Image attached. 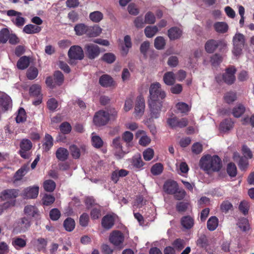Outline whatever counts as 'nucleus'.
Masks as SVG:
<instances>
[{"mask_svg": "<svg viewBox=\"0 0 254 254\" xmlns=\"http://www.w3.org/2000/svg\"><path fill=\"white\" fill-rule=\"evenodd\" d=\"M149 96L148 100V106L152 118H158L162 107V99L166 97L165 92L161 89V85L159 82H155L150 85L149 88Z\"/></svg>", "mask_w": 254, "mask_h": 254, "instance_id": "obj_1", "label": "nucleus"}, {"mask_svg": "<svg viewBox=\"0 0 254 254\" xmlns=\"http://www.w3.org/2000/svg\"><path fill=\"white\" fill-rule=\"evenodd\" d=\"M199 166L205 171L217 172L222 167V162L217 155H206L201 158Z\"/></svg>", "mask_w": 254, "mask_h": 254, "instance_id": "obj_2", "label": "nucleus"}, {"mask_svg": "<svg viewBox=\"0 0 254 254\" xmlns=\"http://www.w3.org/2000/svg\"><path fill=\"white\" fill-rule=\"evenodd\" d=\"M233 48L232 53L235 56H239L242 53L245 44V36L240 33H236L233 38Z\"/></svg>", "mask_w": 254, "mask_h": 254, "instance_id": "obj_3", "label": "nucleus"}, {"mask_svg": "<svg viewBox=\"0 0 254 254\" xmlns=\"http://www.w3.org/2000/svg\"><path fill=\"white\" fill-rule=\"evenodd\" d=\"M237 69L234 66H230L226 68L225 72L223 73L221 76L216 77V81L219 83L221 81V78L224 82L228 85H232L234 83L236 80L235 73Z\"/></svg>", "mask_w": 254, "mask_h": 254, "instance_id": "obj_4", "label": "nucleus"}, {"mask_svg": "<svg viewBox=\"0 0 254 254\" xmlns=\"http://www.w3.org/2000/svg\"><path fill=\"white\" fill-rule=\"evenodd\" d=\"M111 146L112 148L113 154L117 159H121L128 152V151L124 150L121 138L120 136L116 137L113 139Z\"/></svg>", "mask_w": 254, "mask_h": 254, "instance_id": "obj_5", "label": "nucleus"}, {"mask_svg": "<svg viewBox=\"0 0 254 254\" xmlns=\"http://www.w3.org/2000/svg\"><path fill=\"white\" fill-rule=\"evenodd\" d=\"M109 242L115 247L121 250L125 247V236L120 231L114 230L112 231L109 236Z\"/></svg>", "mask_w": 254, "mask_h": 254, "instance_id": "obj_6", "label": "nucleus"}, {"mask_svg": "<svg viewBox=\"0 0 254 254\" xmlns=\"http://www.w3.org/2000/svg\"><path fill=\"white\" fill-rule=\"evenodd\" d=\"M227 46V42L224 40H215L211 39L208 40L205 44V49L208 53H213L217 48L220 51L225 49Z\"/></svg>", "mask_w": 254, "mask_h": 254, "instance_id": "obj_7", "label": "nucleus"}, {"mask_svg": "<svg viewBox=\"0 0 254 254\" xmlns=\"http://www.w3.org/2000/svg\"><path fill=\"white\" fill-rule=\"evenodd\" d=\"M7 16L10 17V20L12 23L17 27H22L26 22V19L22 16V13L13 9L6 11Z\"/></svg>", "mask_w": 254, "mask_h": 254, "instance_id": "obj_8", "label": "nucleus"}, {"mask_svg": "<svg viewBox=\"0 0 254 254\" xmlns=\"http://www.w3.org/2000/svg\"><path fill=\"white\" fill-rule=\"evenodd\" d=\"M32 147L31 141L28 139H23L20 143L19 153L21 157L28 159L30 156V150Z\"/></svg>", "mask_w": 254, "mask_h": 254, "instance_id": "obj_9", "label": "nucleus"}, {"mask_svg": "<svg viewBox=\"0 0 254 254\" xmlns=\"http://www.w3.org/2000/svg\"><path fill=\"white\" fill-rule=\"evenodd\" d=\"M110 120L109 114L104 111H99L96 113L93 118V122L97 126L105 125Z\"/></svg>", "mask_w": 254, "mask_h": 254, "instance_id": "obj_10", "label": "nucleus"}, {"mask_svg": "<svg viewBox=\"0 0 254 254\" xmlns=\"http://www.w3.org/2000/svg\"><path fill=\"white\" fill-rule=\"evenodd\" d=\"M68 56L70 60H81L84 58V53L80 46H72L68 52Z\"/></svg>", "mask_w": 254, "mask_h": 254, "instance_id": "obj_11", "label": "nucleus"}, {"mask_svg": "<svg viewBox=\"0 0 254 254\" xmlns=\"http://www.w3.org/2000/svg\"><path fill=\"white\" fill-rule=\"evenodd\" d=\"M85 50L87 57L91 60L97 58L100 53L99 47L93 44H86L85 46Z\"/></svg>", "mask_w": 254, "mask_h": 254, "instance_id": "obj_12", "label": "nucleus"}, {"mask_svg": "<svg viewBox=\"0 0 254 254\" xmlns=\"http://www.w3.org/2000/svg\"><path fill=\"white\" fill-rule=\"evenodd\" d=\"M39 188L37 186L27 187L23 190L21 196L26 199L36 198L39 193Z\"/></svg>", "mask_w": 254, "mask_h": 254, "instance_id": "obj_13", "label": "nucleus"}, {"mask_svg": "<svg viewBox=\"0 0 254 254\" xmlns=\"http://www.w3.org/2000/svg\"><path fill=\"white\" fill-rule=\"evenodd\" d=\"M188 120L186 118H182L180 120L174 117L168 119L167 123L172 128H183L188 125Z\"/></svg>", "mask_w": 254, "mask_h": 254, "instance_id": "obj_14", "label": "nucleus"}, {"mask_svg": "<svg viewBox=\"0 0 254 254\" xmlns=\"http://www.w3.org/2000/svg\"><path fill=\"white\" fill-rule=\"evenodd\" d=\"M145 100L141 95L137 97L135 100L134 113L136 116L141 117L145 110Z\"/></svg>", "mask_w": 254, "mask_h": 254, "instance_id": "obj_15", "label": "nucleus"}, {"mask_svg": "<svg viewBox=\"0 0 254 254\" xmlns=\"http://www.w3.org/2000/svg\"><path fill=\"white\" fill-rule=\"evenodd\" d=\"M19 194L18 189H7L0 193V198L2 201L12 199L16 198Z\"/></svg>", "mask_w": 254, "mask_h": 254, "instance_id": "obj_16", "label": "nucleus"}, {"mask_svg": "<svg viewBox=\"0 0 254 254\" xmlns=\"http://www.w3.org/2000/svg\"><path fill=\"white\" fill-rule=\"evenodd\" d=\"M0 106L2 109L7 111L12 107V100L6 93L0 92Z\"/></svg>", "mask_w": 254, "mask_h": 254, "instance_id": "obj_17", "label": "nucleus"}, {"mask_svg": "<svg viewBox=\"0 0 254 254\" xmlns=\"http://www.w3.org/2000/svg\"><path fill=\"white\" fill-rule=\"evenodd\" d=\"M115 219V214H107L102 218V226L106 230L111 229L114 225Z\"/></svg>", "mask_w": 254, "mask_h": 254, "instance_id": "obj_18", "label": "nucleus"}, {"mask_svg": "<svg viewBox=\"0 0 254 254\" xmlns=\"http://www.w3.org/2000/svg\"><path fill=\"white\" fill-rule=\"evenodd\" d=\"M163 189L166 193L173 194L178 190V185L174 181H167L164 184Z\"/></svg>", "mask_w": 254, "mask_h": 254, "instance_id": "obj_19", "label": "nucleus"}, {"mask_svg": "<svg viewBox=\"0 0 254 254\" xmlns=\"http://www.w3.org/2000/svg\"><path fill=\"white\" fill-rule=\"evenodd\" d=\"M182 30L177 27H173L168 30L167 35L170 40H175L181 38Z\"/></svg>", "mask_w": 254, "mask_h": 254, "instance_id": "obj_20", "label": "nucleus"}, {"mask_svg": "<svg viewBox=\"0 0 254 254\" xmlns=\"http://www.w3.org/2000/svg\"><path fill=\"white\" fill-rule=\"evenodd\" d=\"M24 213L29 217H37L39 215L38 208L32 205H26L24 209Z\"/></svg>", "mask_w": 254, "mask_h": 254, "instance_id": "obj_21", "label": "nucleus"}, {"mask_svg": "<svg viewBox=\"0 0 254 254\" xmlns=\"http://www.w3.org/2000/svg\"><path fill=\"white\" fill-rule=\"evenodd\" d=\"M102 32V29L98 25L87 26L86 35L89 37H95L99 36Z\"/></svg>", "mask_w": 254, "mask_h": 254, "instance_id": "obj_22", "label": "nucleus"}, {"mask_svg": "<svg viewBox=\"0 0 254 254\" xmlns=\"http://www.w3.org/2000/svg\"><path fill=\"white\" fill-rule=\"evenodd\" d=\"M28 165H24L18 170L14 176V181H18L22 179L29 171Z\"/></svg>", "mask_w": 254, "mask_h": 254, "instance_id": "obj_23", "label": "nucleus"}, {"mask_svg": "<svg viewBox=\"0 0 254 254\" xmlns=\"http://www.w3.org/2000/svg\"><path fill=\"white\" fill-rule=\"evenodd\" d=\"M215 30L219 33H226L229 28L228 24L225 22H216L213 25Z\"/></svg>", "mask_w": 254, "mask_h": 254, "instance_id": "obj_24", "label": "nucleus"}, {"mask_svg": "<svg viewBox=\"0 0 254 254\" xmlns=\"http://www.w3.org/2000/svg\"><path fill=\"white\" fill-rule=\"evenodd\" d=\"M68 151L63 147L59 148L56 152V155L58 160L61 161L66 160L68 157Z\"/></svg>", "mask_w": 254, "mask_h": 254, "instance_id": "obj_25", "label": "nucleus"}, {"mask_svg": "<svg viewBox=\"0 0 254 254\" xmlns=\"http://www.w3.org/2000/svg\"><path fill=\"white\" fill-rule=\"evenodd\" d=\"M233 127V122L231 119H226L220 125L219 129L221 132H226L231 130Z\"/></svg>", "mask_w": 254, "mask_h": 254, "instance_id": "obj_26", "label": "nucleus"}, {"mask_svg": "<svg viewBox=\"0 0 254 254\" xmlns=\"http://www.w3.org/2000/svg\"><path fill=\"white\" fill-rule=\"evenodd\" d=\"M181 223L184 228L190 229L193 226L194 220L190 216H184L181 218Z\"/></svg>", "mask_w": 254, "mask_h": 254, "instance_id": "obj_27", "label": "nucleus"}, {"mask_svg": "<svg viewBox=\"0 0 254 254\" xmlns=\"http://www.w3.org/2000/svg\"><path fill=\"white\" fill-rule=\"evenodd\" d=\"M41 27L33 24H28L24 26L23 31L28 34L38 33L41 30Z\"/></svg>", "mask_w": 254, "mask_h": 254, "instance_id": "obj_28", "label": "nucleus"}, {"mask_svg": "<svg viewBox=\"0 0 254 254\" xmlns=\"http://www.w3.org/2000/svg\"><path fill=\"white\" fill-rule=\"evenodd\" d=\"M234 158L235 161H238V166L241 170H245L248 168L249 163L245 157L237 156V154L235 153Z\"/></svg>", "mask_w": 254, "mask_h": 254, "instance_id": "obj_29", "label": "nucleus"}, {"mask_svg": "<svg viewBox=\"0 0 254 254\" xmlns=\"http://www.w3.org/2000/svg\"><path fill=\"white\" fill-rule=\"evenodd\" d=\"M163 81L167 85H172L176 81V77L173 72H167L163 76Z\"/></svg>", "mask_w": 254, "mask_h": 254, "instance_id": "obj_30", "label": "nucleus"}, {"mask_svg": "<svg viewBox=\"0 0 254 254\" xmlns=\"http://www.w3.org/2000/svg\"><path fill=\"white\" fill-rule=\"evenodd\" d=\"M113 79L108 75L104 74L99 79V83L103 87H110L113 84Z\"/></svg>", "mask_w": 254, "mask_h": 254, "instance_id": "obj_31", "label": "nucleus"}, {"mask_svg": "<svg viewBox=\"0 0 254 254\" xmlns=\"http://www.w3.org/2000/svg\"><path fill=\"white\" fill-rule=\"evenodd\" d=\"M218 225V219L216 216H211L207 222V227L209 231L215 230Z\"/></svg>", "mask_w": 254, "mask_h": 254, "instance_id": "obj_32", "label": "nucleus"}, {"mask_svg": "<svg viewBox=\"0 0 254 254\" xmlns=\"http://www.w3.org/2000/svg\"><path fill=\"white\" fill-rule=\"evenodd\" d=\"M159 31L157 26H148L144 29V33L147 38L153 37Z\"/></svg>", "mask_w": 254, "mask_h": 254, "instance_id": "obj_33", "label": "nucleus"}, {"mask_svg": "<svg viewBox=\"0 0 254 254\" xmlns=\"http://www.w3.org/2000/svg\"><path fill=\"white\" fill-rule=\"evenodd\" d=\"M245 110L244 106L239 104L233 108L232 114L235 117L239 118L245 113Z\"/></svg>", "mask_w": 254, "mask_h": 254, "instance_id": "obj_34", "label": "nucleus"}, {"mask_svg": "<svg viewBox=\"0 0 254 254\" xmlns=\"http://www.w3.org/2000/svg\"><path fill=\"white\" fill-rule=\"evenodd\" d=\"M75 223L74 220L70 218H67L64 222V226L65 229L68 232L73 230L75 228Z\"/></svg>", "mask_w": 254, "mask_h": 254, "instance_id": "obj_35", "label": "nucleus"}, {"mask_svg": "<svg viewBox=\"0 0 254 254\" xmlns=\"http://www.w3.org/2000/svg\"><path fill=\"white\" fill-rule=\"evenodd\" d=\"M29 65V59L26 56L20 58L17 63V66L20 69H24Z\"/></svg>", "mask_w": 254, "mask_h": 254, "instance_id": "obj_36", "label": "nucleus"}, {"mask_svg": "<svg viewBox=\"0 0 254 254\" xmlns=\"http://www.w3.org/2000/svg\"><path fill=\"white\" fill-rule=\"evenodd\" d=\"M166 45V40L163 37L158 36L154 40V47L157 50H162Z\"/></svg>", "mask_w": 254, "mask_h": 254, "instance_id": "obj_37", "label": "nucleus"}, {"mask_svg": "<svg viewBox=\"0 0 254 254\" xmlns=\"http://www.w3.org/2000/svg\"><path fill=\"white\" fill-rule=\"evenodd\" d=\"M91 141L92 145L95 148H99L103 145V141L101 138L94 133L92 134Z\"/></svg>", "mask_w": 254, "mask_h": 254, "instance_id": "obj_38", "label": "nucleus"}, {"mask_svg": "<svg viewBox=\"0 0 254 254\" xmlns=\"http://www.w3.org/2000/svg\"><path fill=\"white\" fill-rule=\"evenodd\" d=\"M89 18L93 22L97 23L103 19V14L99 11H95L90 13Z\"/></svg>", "mask_w": 254, "mask_h": 254, "instance_id": "obj_39", "label": "nucleus"}, {"mask_svg": "<svg viewBox=\"0 0 254 254\" xmlns=\"http://www.w3.org/2000/svg\"><path fill=\"white\" fill-rule=\"evenodd\" d=\"M122 138L128 147L130 146V143L133 140V135L131 132L126 131L123 133Z\"/></svg>", "mask_w": 254, "mask_h": 254, "instance_id": "obj_40", "label": "nucleus"}, {"mask_svg": "<svg viewBox=\"0 0 254 254\" xmlns=\"http://www.w3.org/2000/svg\"><path fill=\"white\" fill-rule=\"evenodd\" d=\"M54 79L55 84L60 86L64 82V76L60 71H56L54 74Z\"/></svg>", "mask_w": 254, "mask_h": 254, "instance_id": "obj_41", "label": "nucleus"}, {"mask_svg": "<svg viewBox=\"0 0 254 254\" xmlns=\"http://www.w3.org/2000/svg\"><path fill=\"white\" fill-rule=\"evenodd\" d=\"M43 187L46 191L52 192L56 188V183L53 180H48L44 182Z\"/></svg>", "mask_w": 254, "mask_h": 254, "instance_id": "obj_42", "label": "nucleus"}, {"mask_svg": "<svg viewBox=\"0 0 254 254\" xmlns=\"http://www.w3.org/2000/svg\"><path fill=\"white\" fill-rule=\"evenodd\" d=\"M132 164L134 167L138 169L141 168L144 165L140 154L135 155L133 157Z\"/></svg>", "mask_w": 254, "mask_h": 254, "instance_id": "obj_43", "label": "nucleus"}, {"mask_svg": "<svg viewBox=\"0 0 254 254\" xmlns=\"http://www.w3.org/2000/svg\"><path fill=\"white\" fill-rule=\"evenodd\" d=\"M41 86L38 84H34L32 85L29 89V93L31 96L39 97L41 96Z\"/></svg>", "mask_w": 254, "mask_h": 254, "instance_id": "obj_44", "label": "nucleus"}, {"mask_svg": "<svg viewBox=\"0 0 254 254\" xmlns=\"http://www.w3.org/2000/svg\"><path fill=\"white\" fill-rule=\"evenodd\" d=\"M87 26L84 24H78L74 27V31L77 35H82L84 34H86Z\"/></svg>", "mask_w": 254, "mask_h": 254, "instance_id": "obj_45", "label": "nucleus"}, {"mask_svg": "<svg viewBox=\"0 0 254 254\" xmlns=\"http://www.w3.org/2000/svg\"><path fill=\"white\" fill-rule=\"evenodd\" d=\"M53 145V139L52 136L49 134L45 135V142L44 144V149L46 151L49 149Z\"/></svg>", "mask_w": 254, "mask_h": 254, "instance_id": "obj_46", "label": "nucleus"}, {"mask_svg": "<svg viewBox=\"0 0 254 254\" xmlns=\"http://www.w3.org/2000/svg\"><path fill=\"white\" fill-rule=\"evenodd\" d=\"M227 172L231 177H234L237 174V167L235 164L230 163L227 167Z\"/></svg>", "mask_w": 254, "mask_h": 254, "instance_id": "obj_47", "label": "nucleus"}, {"mask_svg": "<svg viewBox=\"0 0 254 254\" xmlns=\"http://www.w3.org/2000/svg\"><path fill=\"white\" fill-rule=\"evenodd\" d=\"M12 244L16 249H18L20 248L24 247L26 245V242L21 238H15L13 239Z\"/></svg>", "mask_w": 254, "mask_h": 254, "instance_id": "obj_48", "label": "nucleus"}, {"mask_svg": "<svg viewBox=\"0 0 254 254\" xmlns=\"http://www.w3.org/2000/svg\"><path fill=\"white\" fill-rule=\"evenodd\" d=\"M115 55L112 53H107L103 55L102 59L105 62L108 64H112L116 60Z\"/></svg>", "mask_w": 254, "mask_h": 254, "instance_id": "obj_49", "label": "nucleus"}, {"mask_svg": "<svg viewBox=\"0 0 254 254\" xmlns=\"http://www.w3.org/2000/svg\"><path fill=\"white\" fill-rule=\"evenodd\" d=\"M9 36V30L7 28H3L0 31V44L5 43Z\"/></svg>", "mask_w": 254, "mask_h": 254, "instance_id": "obj_50", "label": "nucleus"}, {"mask_svg": "<svg viewBox=\"0 0 254 254\" xmlns=\"http://www.w3.org/2000/svg\"><path fill=\"white\" fill-rule=\"evenodd\" d=\"M38 71L35 67H30L27 71V77L30 80L35 79L38 75Z\"/></svg>", "mask_w": 254, "mask_h": 254, "instance_id": "obj_51", "label": "nucleus"}, {"mask_svg": "<svg viewBox=\"0 0 254 254\" xmlns=\"http://www.w3.org/2000/svg\"><path fill=\"white\" fill-rule=\"evenodd\" d=\"M249 207V204L248 202L246 200L242 201L239 205V209L245 215L248 213Z\"/></svg>", "mask_w": 254, "mask_h": 254, "instance_id": "obj_52", "label": "nucleus"}, {"mask_svg": "<svg viewBox=\"0 0 254 254\" xmlns=\"http://www.w3.org/2000/svg\"><path fill=\"white\" fill-rule=\"evenodd\" d=\"M163 166L161 163H156L151 169V172L154 175H160L163 171Z\"/></svg>", "mask_w": 254, "mask_h": 254, "instance_id": "obj_53", "label": "nucleus"}, {"mask_svg": "<svg viewBox=\"0 0 254 254\" xmlns=\"http://www.w3.org/2000/svg\"><path fill=\"white\" fill-rule=\"evenodd\" d=\"M224 99L227 103H232L237 99L236 93L234 92L227 93L224 96Z\"/></svg>", "mask_w": 254, "mask_h": 254, "instance_id": "obj_54", "label": "nucleus"}, {"mask_svg": "<svg viewBox=\"0 0 254 254\" xmlns=\"http://www.w3.org/2000/svg\"><path fill=\"white\" fill-rule=\"evenodd\" d=\"M55 198L51 194H45L42 198V201L44 205H49L55 201Z\"/></svg>", "mask_w": 254, "mask_h": 254, "instance_id": "obj_55", "label": "nucleus"}, {"mask_svg": "<svg viewBox=\"0 0 254 254\" xmlns=\"http://www.w3.org/2000/svg\"><path fill=\"white\" fill-rule=\"evenodd\" d=\"M173 246L178 251H180L185 247V242L183 240L177 239L173 243Z\"/></svg>", "mask_w": 254, "mask_h": 254, "instance_id": "obj_56", "label": "nucleus"}, {"mask_svg": "<svg viewBox=\"0 0 254 254\" xmlns=\"http://www.w3.org/2000/svg\"><path fill=\"white\" fill-rule=\"evenodd\" d=\"M19 224L21 227V231L23 232L26 231L30 226V221L28 219L25 217L21 219Z\"/></svg>", "mask_w": 254, "mask_h": 254, "instance_id": "obj_57", "label": "nucleus"}, {"mask_svg": "<svg viewBox=\"0 0 254 254\" xmlns=\"http://www.w3.org/2000/svg\"><path fill=\"white\" fill-rule=\"evenodd\" d=\"M26 120L25 111L23 108H20L18 110V115L16 118V121L17 123L23 122Z\"/></svg>", "mask_w": 254, "mask_h": 254, "instance_id": "obj_58", "label": "nucleus"}, {"mask_svg": "<svg viewBox=\"0 0 254 254\" xmlns=\"http://www.w3.org/2000/svg\"><path fill=\"white\" fill-rule=\"evenodd\" d=\"M220 208L222 212L226 213L233 208V205L229 201L226 200L221 203Z\"/></svg>", "mask_w": 254, "mask_h": 254, "instance_id": "obj_59", "label": "nucleus"}, {"mask_svg": "<svg viewBox=\"0 0 254 254\" xmlns=\"http://www.w3.org/2000/svg\"><path fill=\"white\" fill-rule=\"evenodd\" d=\"M155 17L153 13L151 12H148L145 15L144 22L146 24H152L155 22Z\"/></svg>", "mask_w": 254, "mask_h": 254, "instance_id": "obj_60", "label": "nucleus"}, {"mask_svg": "<svg viewBox=\"0 0 254 254\" xmlns=\"http://www.w3.org/2000/svg\"><path fill=\"white\" fill-rule=\"evenodd\" d=\"M69 150L72 157L75 159L79 158L80 156L79 149L75 145H72L69 147Z\"/></svg>", "mask_w": 254, "mask_h": 254, "instance_id": "obj_61", "label": "nucleus"}, {"mask_svg": "<svg viewBox=\"0 0 254 254\" xmlns=\"http://www.w3.org/2000/svg\"><path fill=\"white\" fill-rule=\"evenodd\" d=\"M176 107L178 111L181 113H185L190 110V107L188 104L185 103H179L176 105Z\"/></svg>", "mask_w": 254, "mask_h": 254, "instance_id": "obj_62", "label": "nucleus"}, {"mask_svg": "<svg viewBox=\"0 0 254 254\" xmlns=\"http://www.w3.org/2000/svg\"><path fill=\"white\" fill-rule=\"evenodd\" d=\"M60 128L63 133L67 134L71 131V127L69 123L64 122L61 125Z\"/></svg>", "mask_w": 254, "mask_h": 254, "instance_id": "obj_63", "label": "nucleus"}, {"mask_svg": "<svg viewBox=\"0 0 254 254\" xmlns=\"http://www.w3.org/2000/svg\"><path fill=\"white\" fill-rule=\"evenodd\" d=\"M89 222V216L86 213H83L79 218V223L80 225L84 227H86L88 224Z\"/></svg>", "mask_w": 254, "mask_h": 254, "instance_id": "obj_64", "label": "nucleus"}]
</instances>
